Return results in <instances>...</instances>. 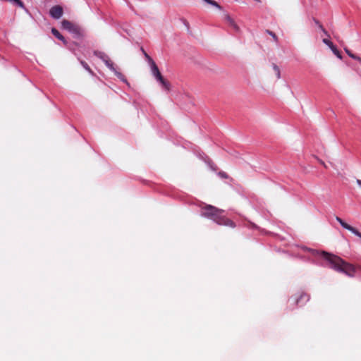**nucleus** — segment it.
Returning a JSON list of instances; mask_svg holds the SVG:
<instances>
[{"instance_id": "nucleus-1", "label": "nucleus", "mask_w": 361, "mask_h": 361, "mask_svg": "<svg viewBox=\"0 0 361 361\" xmlns=\"http://www.w3.org/2000/svg\"><path fill=\"white\" fill-rule=\"evenodd\" d=\"M301 248L305 251L310 252L312 255H322L329 263L330 267L335 271L343 273L350 277L355 276V267L353 264L346 262L340 257L325 251H319L305 246L301 247Z\"/></svg>"}, {"instance_id": "nucleus-2", "label": "nucleus", "mask_w": 361, "mask_h": 361, "mask_svg": "<svg viewBox=\"0 0 361 361\" xmlns=\"http://www.w3.org/2000/svg\"><path fill=\"white\" fill-rule=\"evenodd\" d=\"M223 210L219 209L212 205H207L202 209L201 216L210 219L219 225H224L230 227H235V224L228 219H226L222 214Z\"/></svg>"}, {"instance_id": "nucleus-3", "label": "nucleus", "mask_w": 361, "mask_h": 361, "mask_svg": "<svg viewBox=\"0 0 361 361\" xmlns=\"http://www.w3.org/2000/svg\"><path fill=\"white\" fill-rule=\"evenodd\" d=\"M145 56L148 62V64L150 68V71L153 77L157 80V82L160 83L162 88L165 90L167 92H169L171 90V85L170 83L165 80L161 75L158 66L154 61V60L146 53H145Z\"/></svg>"}, {"instance_id": "nucleus-4", "label": "nucleus", "mask_w": 361, "mask_h": 361, "mask_svg": "<svg viewBox=\"0 0 361 361\" xmlns=\"http://www.w3.org/2000/svg\"><path fill=\"white\" fill-rule=\"evenodd\" d=\"M310 299V297L305 293H297L291 296L288 300L290 305H303Z\"/></svg>"}, {"instance_id": "nucleus-5", "label": "nucleus", "mask_w": 361, "mask_h": 361, "mask_svg": "<svg viewBox=\"0 0 361 361\" xmlns=\"http://www.w3.org/2000/svg\"><path fill=\"white\" fill-rule=\"evenodd\" d=\"M61 27L63 29L66 30L73 34L77 35L80 34L78 27L67 20H63L61 22Z\"/></svg>"}, {"instance_id": "nucleus-6", "label": "nucleus", "mask_w": 361, "mask_h": 361, "mask_svg": "<svg viewBox=\"0 0 361 361\" xmlns=\"http://www.w3.org/2000/svg\"><path fill=\"white\" fill-rule=\"evenodd\" d=\"M50 16L54 19H59L63 15V9L60 6H54L49 11Z\"/></svg>"}, {"instance_id": "nucleus-7", "label": "nucleus", "mask_w": 361, "mask_h": 361, "mask_svg": "<svg viewBox=\"0 0 361 361\" xmlns=\"http://www.w3.org/2000/svg\"><path fill=\"white\" fill-rule=\"evenodd\" d=\"M323 43L329 47L332 52L340 59H342L341 54L333 43L328 39L324 38L322 40Z\"/></svg>"}, {"instance_id": "nucleus-8", "label": "nucleus", "mask_w": 361, "mask_h": 361, "mask_svg": "<svg viewBox=\"0 0 361 361\" xmlns=\"http://www.w3.org/2000/svg\"><path fill=\"white\" fill-rule=\"evenodd\" d=\"M51 33L57 38L59 39V40L62 41L63 42V44H66L67 42L66 40L65 39V38L63 37V36L58 31V30H56V28H52L51 29Z\"/></svg>"}, {"instance_id": "nucleus-9", "label": "nucleus", "mask_w": 361, "mask_h": 361, "mask_svg": "<svg viewBox=\"0 0 361 361\" xmlns=\"http://www.w3.org/2000/svg\"><path fill=\"white\" fill-rule=\"evenodd\" d=\"M336 221H337L341 224V226L343 228H345V229H346V230H348V231H350L353 229V226H350L349 224H348L347 223H345V221H343L340 217H338V216H336Z\"/></svg>"}, {"instance_id": "nucleus-10", "label": "nucleus", "mask_w": 361, "mask_h": 361, "mask_svg": "<svg viewBox=\"0 0 361 361\" xmlns=\"http://www.w3.org/2000/svg\"><path fill=\"white\" fill-rule=\"evenodd\" d=\"M336 221H337L341 224V226L343 228H345V229H346V230H348V231H350L353 229V226H350L349 224H348L347 223H345V221H343L340 217H338V216H336Z\"/></svg>"}, {"instance_id": "nucleus-11", "label": "nucleus", "mask_w": 361, "mask_h": 361, "mask_svg": "<svg viewBox=\"0 0 361 361\" xmlns=\"http://www.w3.org/2000/svg\"><path fill=\"white\" fill-rule=\"evenodd\" d=\"M94 54L97 57L100 59L103 62H104V61H106L109 58V56L105 53L102 52V51H94Z\"/></svg>"}, {"instance_id": "nucleus-12", "label": "nucleus", "mask_w": 361, "mask_h": 361, "mask_svg": "<svg viewBox=\"0 0 361 361\" xmlns=\"http://www.w3.org/2000/svg\"><path fill=\"white\" fill-rule=\"evenodd\" d=\"M106 67L113 73L116 70L114 67V63L109 59V57L104 62Z\"/></svg>"}, {"instance_id": "nucleus-13", "label": "nucleus", "mask_w": 361, "mask_h": 361, "mask_svg": "<svg viewBox=\"0 0 361 361\" xmlns=\"http://www.w3.org/2000/svg\"><path fill=\"white\" fill-rule=\"evenodd\" d=\"M114 73L116 75V77L118 78H119L122 82L126 83L128 85H129L127 80L126 79V78L124 77V75L119 71H118L117 70H115Z\"/></svg>"}, {"instance_id": "nucleus-14", "label": "nucleus", "mask_w": 361, "mask_h": 361, "mask_svg": "<svg viewBox=\"0 0 361 361\" xmlns=\"http://www.w3.org/2000/svg\"><path fill=\"white\" fill-rule=\"evenodd\" d=\"M226 19L227 22L229 23V25L233 27V29H235L237 31L238 30V29H239L238 27L235 23L234 20L229 16H227L226 17Z\"/></svg>"}, {"instance_id": "nucleus-15", "label": "nucleus", "mask_w": 361, "mask_h": 361, "mask_svg": "<svg viewBox=\"0 0 361 361\" xmlns=\"http://www.w3.org/2000/svg\"><path fill=\"white\" fill-rule=\"evenodd\" d=\"M226 19L227 22L229 23V25L233 27V29H235L237 31L238 30V29H239L238 27L235 23L234 20L229 16H227L226 17Z\"/></svg>"}, {"instance_id": "nucleus-16", "label": "nucleus", "mask_w": 361, "mask_h": 361, "mask_svg": "<svg viewBox=\"0 0 361 361\" xmlns=\"http://www.w3.org/2000/svg\"><path fill=\"white\" fill-rule=\"evenodd\" d=\"M345 51L346 52V54L352 59H355L357 61H358L360 63H361V58L353 54L350 50H348V49L345 48Z\"/></svg>"}, {"instance_id": "nucleus-17", "label": "nucleus", "mask_w": 361, "mask_h": 361, "mask_svg": "<svg viewBox=\"0 0 361 361\" xmlns=\"http://www.w3.org/2000/svg\"><path fill=\"white\" fill-rule=\"evenodd\" d=\"M204 2H206L207 4H209L213 6H215L217 8L219 9H221V6L218 4L217 2H216L214 0H203Z\"/></svg>"}, {"instance_id": "nucleus-18", "label": "nucleus", "mask_w": 361, "mask_h": 361, "mask_svg": "<svg viewBox=\"0 0 361 361\" xmlns=\"http://www.w3.org/2000/svg\"><path fill=\"white\" fill-rule=\"evenodd\" d=\"M273 69L276 73V78L279 79L281 78V71L279 66L276 64H273Z\"/></svg>"}, {"instance_id": "nucleus-19", "label": "nucleus", "mask_w": 361, "mask_h": 361, "mask_svg": "<svg viewBox=\"0 0 361 361\" xmlns=\"http://www.w3.org/2000/svg\"><path fill=\"white\" fill-rule=\"evenodd\" d=\"M81 65L82 66V67L87 70L89 73H92V71L90 69V68L89 67V66L87 65V63H85V61H81Z\"/></svg>"}, {"instance_id": "nucleus-20", "label": "nucleus", "mask_w": 361, "mask_h": 361, "mask_svg": "<svg viewBox=\"0 0 361 361\" xmlns=\"http://www.w3.org/2000/svg\"><path fill=\"white\" fill-rule=\"evenodd\" d=\"M268 33L271 36V37H273V39L275 40V41H277L278 38L276 37V35L271 31H268Z\"/></svg>"}, {"instance_id": "nucleus-21", "label": "nucleus", "mask_w": 361, "mask_h": 361, "mask_svg": "<svg viewBox=\"0 0 361 361\" xmlns=\"http://www.w3.org/2000/svg\"><path fill=\"white\" fill-rule=\"evenodd\" d=\"M319 27L321 28V30H322V32H324V34L326 36H329L327 32L325 30V29L323 28V27L322 25H319Z\"/></svg>"}, {"instance_id": "nucleus-22", "label": "nucleus", "mask_w": 361, "mask_h": 361, "mask_svg": "<svg viewBox=\"0 0 361 361\" xmlns=\"http://www.w3.org/2000/svg\"><path fill=\"white\" fill-rule=\"evenodd\" d=\"M357 185L361 188V180H357Z\"/></svg>"}, {"instance_id": "nucleus-23", "label": "nucleus", "mask_w": 361, "mask_h": 361, "mask_svg": "<svg viewBox=\"0 0 361 361\" xmlns=\"http://www.w3.org/2000/svg\"><path fill=\"white\" fill-rule=\"evenodd\" d=\"M220 175L222 176V177H226V174L224 173H220Z\"/></svg>"}, {"instance_id": "nucleus-24", "label": "nucleus", "mask_w": 361, "mask_h": 361, "mask_svg": "<svg viewBox=\"0 0 361 361\" xmlns=\"http://www.w3.org/2000/svg\"><path fill=\"white\" fill-rule=\"evenodd\" d=\"M200 159H203V160L206 161V160H205V159H204V157H202V154H200Z\"/></svg>"}, {"instance_id": "nucleus-25", "label": "nucleus", "mask_w": 361, "mask_h": 361, "mask_svg": "<svg viewBox=\"0 0 361 361\" xmlns=\"http://www.w3.org/2000/svg\"><path fill=\"white\" fill-rule=\"evenodd\" d=\"M321 164H323V165L324 166V167H327V166H326V164H325L323 161H321Z\"/></svg>"}, {"instance_id": "nucleus-26", "label": "nucleus", "mask_w": 361, "mask_h": 361, "mask_svg": "<svg viewBox=\"0 0 361 361\" xmlns=\"http://www.w3.org/2000/svg\"><path fill=\"white\" fill-rule=\"evenodd\" d=\"M331 165H332V166L334 168V169H336V170H337V171H338V169L336 167V166H334V165H333V164H331Z\"/></svg>"}]
</instances>
